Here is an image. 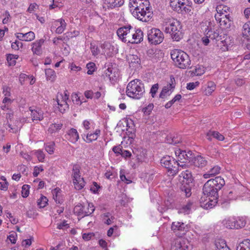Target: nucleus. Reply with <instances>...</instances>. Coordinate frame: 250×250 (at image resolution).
<instances>
[{
  "instance_id": "nucleus-1",
  "label": "nucleus",
  "mask_w": 250,
  "mask_h": 250,
  "mask_svg": "<svg viewBox=\"0 0 250 250\" xmlns=\"http://www.w3.org/2000/svg\"><path fill=\"white\" fill-rule=\"evenodd\" d=\"M225 182L220 176L216 177L215 179L208 180L204 185L203 193L208 197V200L205 197L200 199L201 206L205 209H210L215 206L218 197V192L225 185Z\"/></svg>"
},
{
  "instance_id": "nucleus-2",
  "label": "nucleus",
  "mask_w": 250,
  "mask_h": 250,
  "mask_svg": "<svg viewBox=\"0 0 250 250\" xmlns=\"http://www.w3.org/2000/svg\"><path fill=\"white\" fill-rule=\"evenodd\" d=\"M170 55L175 65L179 68H190L191 61L188 55L185 52L181 50L174 49L171 51Z\"/></svg>"
},
{
  "instance_id": "nucleus-3",
  "label": "nucleus",
  "mask_w": 250,
  "mask_h": 250,
  "mask_svg": "<svg viewBox=\"0 0 250 250\" xmlns=\"http://www.w3.org/2000/svg\"><path fill=\"white\" fill-rule=\"evenodd\" d=\"M144 84L138 79H135L129 82L126 87V95L131 98L139 99L145 93Z\"/></svg>"
},
{
  "instance_id": "nucleus-4",
  "label": "nucleus",
  "mask_w": 250,
  "mask_h": 250,
  "mask_svg": "<svg viewBox=\"0 0 250 250\" xmlns=\"http://www.w3.org/2000/svg\"><path fill=\"white\" fill-rule=\"evenodd\" d=\"M179 176L180 180H181L180 189L184 192L186 197H188L191 194V188L193 186V179L191 173L189 170H186L183 171Z\"/></svg>"
},
{
  "instance_id": "nucleus-5",
  "label": "nucleus",
  "mask_w": 250,
  "mask_h": 250,
  "mask_svg": "<svg viewBox=\"0 0 250 250\" xmlns=\"http://www.w3.org/2000/svg\"><path fill=\"white\" fill-rule=\"evenodd\" d=\"M161 165L166 168L171 175H176L179 170V167L183 168L186 165H181L173 157L169 156L163 157L161 160Z\"/></svg>"
},
{
  "instance_id": "nucleus-6",
  "label": "nucleus",
  "mask_w": 250,
  "mask_h": 250,
  "mask_svg": "<svg viewBox=\"0 0 250 250\" xmlns=\"http://www.w3.org/2000/svg\"><path fill=\"white\" fill-rule=\"evenodd\" d=\"M181 27L180 22L177 20L173 19L167 23L165 31L170 34L173 40L179 41L182 36Z\"/></svg>"
},
{
  "instance_id": "nucleus-7",
  "label": "nucleus",
  "mask_w": 250,
  "mask_h": 250,
  "mask_svg": "<svg viewBox=\"0 0 250 250\" xmlns=\"http://www.w3.org/2000/svg\"><path fill=\"white\" fill-rule=\"evenodd\" d=\"M147 37L149 42L155 45L161 43L164 38L163 33L157 28H152L148 30Z\"/></svg>"
},
{
  "instance_id": "nucleus-8",
  "label": "nucleus",
  "mask_w": 250,
  "mask_h": 250,
  "mask_svg": "<svg viewBox=\"0 0 250 250\" xmlns=\"http://www.w3.org/2000/svg\"><path fill=\"white\" fill-rule=\"evenodd\" d=\"M73 182L75 188L77 190L82 189L85 184L83 178L81 177L80 174V168L78 166H74L73 168Z\"/></svg>"
},
{
  "instance_id": "nucleus-9",
  "label": "nucleus",
  "mask_w": 250,
  "mask_h": 250,
  "mask_svg": "<svg viewBox=\"0 0 250 250\" xmlns=\"http://www.w3.org/2000/svg\"><path fill=\"white\" fill-rule=\"evenodd\" d=\"M69 99V95L67 94V91L64 92L62 94H58L57 96L56 102L58 105L59 111L63 113L66 110L69 108V105L67 103V101Z\"/></svg>"
},
{
  "instance_id": "nucleus-10",
  "label": "nucleus",
  "mask_w": 250,
  "mask_h": 250,
  "mask_svg": "<svg viewBox=\"0 0 250 250\" xmlns=\"http://www.w3.org/2000/svg\"><path fill=\"white\" fill-rule=\"evenodd\" d=\"M132 15L140 21L147 22L152 18L153 13L152 11H143L134 8L132 12Z\"/></svg>"
},
{
  "instance_id": "nucleus-11",
  "label": "nucleus",
  "mask_w": 250,
  "mask_h": 250,
  "mask_svg": "<svg viewBox=\"0 0 250 250\" xmlns=\"http://www.w3.org/2000/svg\"><path fill=\"white\" fill-rule=\"evenodd\" d=\"M175 86V81L174 77L171 75L170 77V82L166 86H164L160 94H159V98L161 99H164L167 97V96H169L173 90Z\"/></svg>"
},
{
  "instance_id": "nucleus-12",
  "label": "nucleus",
  "mask_w": 250,
  "mask_h": 250,
  "mask_svg": "<svg viewBox=\"0 0 250 250\" xmlns=\"http://www.w3.org/2000/svg\"><path fill=\"white\" fill-rule=\"evenodd\" d=\"M215 17L216 20L219 21L220 26L223 29H228L230 27L232 21L229 18V14H225L222 12L221 15H215Z\"/></svg>"
},
{
  "instance_id": "nucleus-13",
  "label": "nucleus",
  "mask_w": 250,
  "mask_h": 250,
  "mask_svg": "<svg viewBox=\"0 0 250 250\" xmlns=\"http://www.w3.org/2000/svg\"><path fill=\"white\" fill-rule=\"evenodd\" d=\"M88 208H90V210L86 211L82 205H78L75 207L74 210L78 216L83 217L91 214L95 210V208L92 203H88Z\"/></svg>"
},
{
  "instance_id": "nucleus-14",
  "label": "nucleus",
  "mask_w": 250,
  "mask_h": 250,
  "mask_svg": "<svg viewBox=\"0 0 250 250\" xmlns=\"http://www.w3.org/2000/svg\"><path fill=\"white\" fill-rule=\"evenodd\" d=\"M190 4L188 0H170V5L173 10L178 13H182V8L184 5Z\"/></svg>"
},
{
  "instance_id": "nucleus-15",
  "label": "nucleus",
  "mask_w": 250,
  "mask_h": 250,
  "mask_svg": "<svg viewBox=\"0 0 250 250\" xmlns=\"http://www.w3.org/2000/svg\"><path fill=\"white\" fill-rule=\"evenodd\" d=\"M31 112V116L32 120L34 121H42L43 119V112L39 107H30L29 108Z\"/></svg>"
},
{
  "instance_id": "nucleus-16",
  "label": "nucleus",
  "mask_w": 250,
  "mask_h": 250,
  "mask_svg": "<svg viewBox=\"0 0 250 250\" xmlns=\"http://www.w3.org/2000/svg\"><path fill=\"white\" fill-rule=\"evenodd\" d=\"M175 154L178 157V161H182L183 163L187 160L190 161L192 159L191 157L192 152L190 151L187 152L186 150H182L179 149L175 151Z\"/></svg>"
},
{
  "instance_id": "nucleus-17",
  "label": "nucleus",
  "mask_w": 250,
  "mask_h": 250,
  "mask_svg": "<svg viewBox=\"0 0 250 250\" xmlns=\"http://www.w3.org/2000/svg\"><path fill=\"white\" fill-rule=\"evenodd\" d=\"M171 229L175 232L179 231V236H182L187 231L186 225L183 223L179 222H173L171 225Z\"/></svg>"
},
{
  "instance_id": "nucleus-18",
  "label": "nucleus",
  "mask_w": 250,
  "mask_h": 250,
  "mask_svg": "<svg viewBox=\"0 0 250 250\" xmlns=\"http://www.w3.org/2000/svg\"><path fill=\"white\" fill-rule=\"evenodd\" d=\"M55 27L58 26L55 30L56 34H60L63 32L66 27V23L62 18L56 20L53 22Z\"/></svg>"
},
{
  "instance_id": "nucleus-19",
  "label": "nucleus",
  "mask_w": 250,
  "mask_h": 250,
  "mask_svg": "<svg viewBox=\"0 0 250 250\" xmlns=\"http://www.w3.org/2000/svg\"><path fill=\"white\" fill-rule=\"evenodd\" d=\"M44 42V40L41 39L37 40L32 44V51L34 54L41 55L42 54V46Z\"/></svg>"
},
{
  "instance_id": "nucleus-20",
  "label": "nucleus",
  "mask_w": 250,
  "mask_h": 250,
  "mask_svg": "<svg viewBox=\"0 0 250 250\" xmlns=\"http://www.w3.org/2000/svg\"><path fill=\"white\" fill-rule=\"evenodd\" d=\"M124 3V0H104V7L108 8H114L120 7Z\"/></svg>"
},
{
  "instance_id": "nucleus-21",
  "label": "nucleus",
  "mask_w": 250,
  "mask_h": 250,
  "mask_svg": "<svg viewBox=\"0 0 250 250\" xmlns=\"http://www.w3.org/2000/svg\"><path fill=\"white\" fill-rule=\"evenodd\" d=\"M193 165L198 167H203L206 166L207 161L206 159L201 155H197L191 160Z\"/></svg>"
},
{
  "instance_id": "nucleus-22",
  "label": "nucleus",
  "mask_w": 250,
  "mask_h": 250,
  "mask_svg": "<svg viewBox=\"0 0 250 250\" xmlns=\"http://www.w3.org/2000/svg\"><path fill=\"white\" fill-rule=\"evenodd\" d=\"M66 139L72 143H75L78 141L79 136L77 130L73 128L69 129L66 134Z\"/></svg>"
},
{
  "instance_id": "nucleus-23",
  "label": "nucleus",
  "mask_w": 250,
  "mask_h": 250,
  "mask_svg": "<svg viewBox=\"0 0 250 250\" xmlns=\"http://www.w3.org/2000/svg\"><path fill=\"white\" fill-rule=\"evenodd\" d=\"M130 29H132V26L130 25H127L120 27L117 30V34L122 41L123 38L127 36V34L129 33Z\"/></svg>"
},
{
  "instance_id": "nucleus-24",
  "label": "nucleus",
  "mask_w": 250,
  "mask_h": 250,
  "mask_svg": "<svg viewBox=\"0 0 250 250\" xmlns=\"http://www.w3.org/2000/svg\"><path fill=\"white\" fill-rule=\"evenodd\" d=\"M132 43H138L141 42L143 39V32L140 29L135 30L133 32Z\"/></svg>"
},
{
  "instance_id": "nucleus-25",
  "label": "nucleus",
  "mask_w": 250,
  "mask_h": 250,
  "mask_svg": "<svg viewBox=\"0 0 250 250\" xmlns=\"http://www.w3.org/2000/svg\"><path fill=\"white\" fill-rule=\"evenodd\" d=\"M220 167L218 166L213 167L210 168L207 172L203 175V177L205 179L209 178L211 177L214 176L216 174H218L220 171Z\"/></svg>"
},
{
  "instance_id": "nucleus-26",
  "label": "nucleus",
  "mask_w": 250,
  "mask_h": 250,
  "mask_svg": "<svg viewBox=\"0 0 250 250\" xmlns=\"http://www.w3.org/2000/svg\"><path fill=\"white\" fill-rule=\"evenodd\" d=\"M215 246L216 248L215 250H230L227 246L226 241L224 239L216 240Z\"/></svg>"
},
{
  "instance_id": "nucleus-27",
  "label": "nucleus",
  "mask_w": 250,
  "mask_h": 250,
  "mask_svg": "<svg viewBox=\"0 0 250 250\" xmlns=\"http://www.w3.org/2000/svg\"><path fill=\"white\" fill-rule=\"evenodd\" d=\"M142 3H139V5L135 7V9L143 11H152L150 7V3L148 0H144Z\"/></svg>"
},
{
  "instance_id": "nucleus-28",
  "label": "nucleus",
  "mask_w": 250,
  "mask_h": 250,
  "mask_svg": "<svg viewBox=\"0 0 250 250\" xmlns=\"http://www.w3.org/2000/svg\"><path fill=\"white\" fill-rule=\"evenodd\" d=\"M216 88V84L213 82L208 83L207 87L204 90V93L206 95H210Z\"/></svg>"
},
{
  "instance_id": "nucleus-29",
  "label": "nucleus",
  "mask_w": 250,
  "mask_h": 250,
  "mask_svg": "<svg viewBox=\"0 0 250 250\" xmlns=\"http://www.w3.org/2000/svg\"><path fill=\"white\" fill-rule=\"evenodd\" d=\"M182 141L181 137L177 135L173 136L170 135L167 137V142L168 143L173 145H176Z\"/></svg>"
},
{
  "instance_id": "nucleus-30",
  "label": "nucleus",
  "mask_w": 250,
  "mask_h": 250,
  "mask_svg": "<svg viewBox=\"0 0 250 250\" xmlns=\"http://www.w3.org/2000/svg\"><path fill=\"white\" fill-rule=\"evenodd\" d=\"M236 250H250V240L245 239L241 242Z\"/></svg>"
},
{
  "instance_id": "nucleus-31",
  "label": "nucleus",
  "mask_w": 250,
  "mask_h": 250,
  "mask_svg": "<svg viewBox=\"0 0 250 250\" xmlns=\"http://www.w3.org/2000/svg\"><path fill=\"white\" fill-rule=\"evenodd\" d=\"M208 37H209V39L212 40H216V41H219L221 39V36H219V33L217 31L208 30L207 33Z\"/></svg>"
},
{
  "instance_id": "nucleus-32",
  "label": "nucleus",
  "mask_w": 250,
  "mask_h": 250,
  "mask_svg": "<svg viewBox=\"0 0 250 250\" xmlns=\"http://www.w3.org/2000/svg\"><path fill=\"white\" fill-rule=\"evenodd\" d=\"M133 153L135 155H136V157L138 160L139 162H143L145 160L146 158V151H141L139 150H136L135 151H133Z\"/></svg>"
},
{
  "instance_id": "nucleus-33",
  "label": "nucleus",
  "mask_w": 250,
  "mask_h": 250,
  "mask_svg": "<svg viewBox=\"0 0 250 250\" xmlns=\"http://www.w3.org/2000/svg\"><path fill=\"white\" fill-rule=\"evenodd\" d=\"M243 34L250 40V21L245 23L243 26Z\"/></svg>"
},
{
  "instance_id": "nucleus-34",
  "label": "nucleus",
  "mask_w": 250,
  "mask_h": 250,
  "mask_svg": "<svg viewBox=\"0 0 250 250\" xmlns=\"http://www.w3.org/2000/svg\"><path fill=\"white\" fill-rule=\"evenodd\" d=\"M62 123L52 124L50 125V127L48 129V131L50 133H53L60 130L62 128Z\"/></svg>"
},
{
  "instance_id": "nucleus-35",
  "label": "nucleus",
  "mask_w": 250,
  "mask_h": 250,
  "mask_svg": "<svg viewBox=\"0 0 250 250\" xmlns=\"http://www.w3.org/2000/svg\"><path fill=\"white\" fill-rule=\"evenodd\" d=\"M45 75L47 80L53 82L56 78L55 72L52 69H45Z\"/></svg>"
},
{
  "instance_id": "nucleus-36",
  "label": "nucleus",
  "mask_w": 250,
  "mask_h": 250,
  "mask_svg": "<svg viewBox=\"0 0 250 250\" xmlns=\"http://www.w3.org/2000/svg\"><path fill=\"white\" fill-rule=\"evenodd\" d=\"M208 135H212L213 138L220 141H222L225 139L224 136L218 131H209L208 132Z\"/></svg>"
},
{
  "instance_id": "nucleus-37",
  "label": "nucleus",
  "mask_w": 250,
  "mask_h": 250,
  "mask_svg": "<svg viewBox=\"0 0 250 250\" xmlns=\"http://www.w3.org/2000/svg\"><path fill=\"white\" fill-rule=\"evenodd\" d=\"M55 143L53 142H49L44 144L45 150L50 154H52L54 152Z\"/></svg>"
},
{
  "instance_id": "nucleus-38",
  "label": "nucleus",
  "mask_w": 250,
  "mask_h": 250,
  "mask_svg": "<svg viewBox=\"0 0 250 250\" xmlns=\"http://www.w3.org/2000/svg\"><path fill=\"white\" fill-rule=\"evenodd\" d=\"M133 32H134V29L132 27V29H130L129 33L127 34V36L123 38V42L126 43H132L133 41Z\"/></svg>"
},
{
  "instance_id": "nucleus-39",
  "label": "nucleus",
  "mask_w": 250,
  "mask_h": 250,
  "mask_svg": "<svg viewBox=\"0 0 250 250\" xmlns=\"http://www.w3.org/2000/svg\"><path fill=\"white\" fill-rule=\"evenodd\" d=\"M48 201V200L45 196L42 195L40 198L38 200L37 204L40 208H43L46 206Z\"/></svg>"
},
{
  "instance_id": "nucleus-40",
  "label": "nucleus",
  "mask_w": 250,
  "mask_h": 250,
  "mask_svg": "<svg viewBox=\"0 0 250 250\" xmlns=\"http://www.w3.org/2000/svg\"><path fill=\"white\" fill-rule=\"evenodd\" d=\"M171 250H183L180 239H176L174 241L171 246Z\"/></svg>"
},
{
  "instance_id": "nucleus-41",
  "label": "nucleus",
  "mask_w": 250,
  "mask_h": 250,
  "mask_svg": "<svg viewBox=\"0 0 250 250\" xmlns=\"http://www.w3.org/2000/svg\"><path fill=\"white\" fill-rule=\"evenodd\" d=\"M18 58L17 55L9 54L7 57V61L9 65H14L16 63V59Z\"/></svg>"
},
{
  "instance_id": "nucleus-42",
  "label": "nucleus",
  "mask_w": 250,
  "mask_h": 250,
  "mask_svg": "<svg viewBox=\"0 0 250 250\" xmlns=\"http://www.w3.org/2000/svg\"><path fill=\"white\" fill-rule=\"evenodd\" d=\"M24 41L31 42L35 39V36L33 32L30 31L24 34Z\"/></svg>"
},
{
  "instance_id": "nucleus-43",
  "label": "nucleus",
  "mask_w": 250,
  "mask_h": 250,
  "mask_svg": "<svg viewBox=\"0 0 250 250\" xmlns=\"http://www.w3.org/2000/svg\"><path fill=\"white\" fill-rule=\"evenodd\" d=\"M224 225L227 228L233 229L234 228H237V227H236L234 222H231L229 220H226L223 221Z\"/></svg>"
},
{
  "instance_id": "nucleus-44",
  "label": "nucleus",
  "mask_w": 250,
  "mask_h": 250,
  "mask_svg": "<svg viewBox=\"0 0 250 250\" xmlns=\"http://www.w3.org/2000/svg\"><path fill=\"white\" fill-rule=\"evenodd\" d=\"M60 190V189L55 188L53 192V199L58 204H62L63 202L62 199H60V197L58 195V193Z\"/></svg>"
},
{
  "instance_id": "nucleus-45",
  "label": "nucleus",
  "mask_w": 250,
  "mask_h": 250,
  "mask_svg": "<svg viewBox=\"0 0 250 250\" xmlns=\"http://www.w3.org/2000/svg\"><path fill=\"white\" fill-rule=\"evenodd\" d=\"M79 31L77 30H74L73 32H67L64 35H66L67 40H69L70 38L76 37L79 35Z\"/></svg>"
},
{
  "instance_id": "nucleus-46",
  "label": "nucleus",
  "mask_w": 250,
  "mask_h": 250,
  "mask_svg": "<svg viewBox=\"0 0 250 250\" xmlns=\"http://www.w3.org/2000/svg\"><path fill=\"white\" fill-rule=\"evenodd\" d=\"M154 107L153 104H149L147 106L143 108L142 111L145 114L148 115L150 114Z\"/></svg>"
},
{
  "instance_id": "nucleus-47",
  "label": "nucleus",
  "mask_w": 250,
  "mask_h": 250,
  "mask_svg": "<svg viewBox=\"0 0 250 250\" xmlns=\"http://www.w3.org/2000/svg\"><path fill=\"white\" fill-rule=\"evenodd\" d=\"M29 193V186L27 185H23L21 190L22 196L24 198H26L28 196Z\"/></svg>"
},
{
  "instance_id": "nucleus-48",
  "label": "nucleus",
  "mask_w": 250,
  "mask_h": 250,
  "mask_svg": "<svg viewBox=\"0 0 250 250\" xmlns=\"http://www.w3.org/2000/svg\"><path fill=\"white\" fill-rule=\"evenodd\" d=\"M90 49L92 53V55L95 56L98 55L100 53V49H99L97 45H95V44H93L92 43L90 44Z\"/></svg>"
},
{
  "instance_id": "nucleus-49",
  "label": "nucleus",
  "mask_w": 250,
  "mask_h": 250,
  "mask_svg": "<svg viewBox=\"0 0 250 250\" xmlns=\"http://www.w3.org/2000/svg\"><path fill=\"white\" fill-rule=\"evenodd\" d=\"M158 83L154 84L152 86L150 89V93L151 94V95L152 98H154L155 97L156 94L158 91Z\"/></svg>"
},
{
  "instance_id": "nucleus-50",
  "label": "nucleus",
  "mask_w": 250,
  "mask_h": 250,
  "mask_svg": "<svg viewBox=\"0 0 250 250\" xmlns=\"http://www.w3.org/2000/svg\"><path fill=\"white\" fill-rule=\"evenodd\" d=\"M69 227V224L66 223L65 220H63L62 223L57 224V229H59L65 230Z\"/></svg>"
},
{
  "instance_id": "nucleus-51",
  "label": "nucleus",
  "mask_w": 250,
  "mask_h": 250,
  "mask_svg": "<svg viewBox=\"0 0 250 250\" xmlns=\"http://www.w3.org/2000/svg\"><path fill=\"white\" fill-rule=\"evenodd\" d=\"M95 65L93 62H89L87 64L86 67L88 70L87 72V73L88 75H91L93 72L94 71V67Z\"/></svg>"
},
{
  "instance_id": "nucleus-52",
  "label": "nucleus",
  "mask_w": 250,
  "mask_h": 250,
  "mask_svg": "<svg viewBox=\"0 0 250 250\" xmlns=\"http://www.w3.org/2000/svg\"><path fill=\"white\" fill-rule=\"evenodd\" d=\"M36 154L39 161L41 162H43L45 157V155L43 151L41 150H38L36 152Z\"/></svg>"
},
{
  "instance_id": "nucleus-53",
  "label": "nucleus",
  "mask_w": 250,
  "mask_h": 250,
  "mask_svg": "<svg viewBox=\"0 0 250 250\" xmlns=\"http://www.w3.org/2000/svg\"><path fill=\"white\" fill-rule=\"evenodd\" d=\"M87 142L90 143L93 141L96 140L97 139V137L94 133H88L86 136Z\"/></svg>"
},
{
  "instance_id": "nucleus-54",
  "label": "nucleus",
  "mask_w": 250,
  "mask_h": 250,
  "mask_svg": "<svg viewBox=\"0 0 250 250\" xmlns=\"http://www.w3.org/2000/svg\"><path fill=\"white\" fill-rule=\"evenodd\" d=\"M105 75L106 76L108 77L111 82L115 81L114 76L112 75V69L111 68H108L106 69Z\"/></svg>"
},
{
  "instance_id": "nucleus-55",
  "label": "nucleus",
  "mask_w": 250,
  "mask_h": 250,
  "mask_svg": "<svg viewBox=\"0 0 250 250\" xmlns=\"http://www.w3.org/2000/svg\"><path fill=\"white\" fill-rule=\"evenodd\" d=\"M199 84L198 82L195 83H189L187 84V88L188 90H192L197 86Z\"/></svg>"
},
{
  "instance_id": "nucleus-56",
  "label": "nucleus",
  "mask_w": 250,
  "mask_h": 250,
  "mask_svg": "<svg viewBox=\"0 0 250 250\" xmlns=\"http://www.w3.org/2000/svg\"><path fill=\"white\" fill-rule=\"evenodd\" d=\"M43 169L42 167H35L34 168V172L33 173L34 177H37L40 171H42Z\"/></svg>"
},
{
  "instance_id": "nucleus-57",
  "label": "nucleus",
  "mask_w": 250,
  "mask_h": 250,
  "mask_svg": "<svg viewBox=\"0 0 250 250\" xmlns=\"http://www.w3.org/2000/svg\"><path fill=\"white\" fill-rule=\"evenodd\" d=\"M16 237L17 234L15 232H13L12 234L9 235L8 238L12 243L15 244L16 242Z\"/></svg>"
},
{
  "instance_id": "nucleus-58",
  "label": "nucleus",
  "mask_w": 250,
  "mask_h": 250,
  "mask_svg": "<svg viewBox=\"0 0 250 250\" xmlns=\"http://www.w3.org/2000/svg\"><path fill=\"white\" fill-rule=\"evenodd\" d=\"M112 150L115 154L117 155H121L122 152L123 151L122 149V146H114L112 148Z\"/></svg>"
},
{
  "instance_id": "nucleus-59",
  "label": "nucleus",
  "mask_w": 250,
  "mask_h": 250,
  "mask_svg": "<svg viewBox=\"0 0 250 250\" xmlns=\"http://www.w3.org/2000/svg\"><path fill=\"white\" fill-rule=\"evenodd\" d=\"M94 236L93 233H83V238L85 241H88L91 239L92 237Z\"/></svg>"
},
{
  "instance_id": "nucleus-60",
  "label": "nucleus",
  "mask_w": 250,
  "mask_h": 250,
  "mask_svg": "<svg viewBox=\"0 0 250 250\" xmlns=\"http://www.w3.org/2000/svg\"><path fill=\"white\" fill-rule=\"evenodd\" d=\"M217 10H219L220 11L219 15H221V13L223 12V11L225 12V13H227V11L229 10V8L226 6H219L218 7ZM219 13V12H218Z\"/></svg>"
},
{
  "instance_id": "nucleus-61",
  "label": "nucleus",
  "mask_w": 250,
  "mask_h": 250,
  "mask_svg": "<svg viewBox=\"0 0 250 250\" xmlns=\"http://www.w3.org/2000/svg\"><path fill=\"white\" fill-rule=\"evenodd\" d=\"M21 45V42L16 41L15 42L12 43L11 47L15 50H18L19 49V46Z\"/></svg>"
},
{
  "instance_id": "nucleus-62",
  "label": "nucleus",
  "mask_w": 250,
  "mask_h": 250,
  "mask_svg": "<svg viewBox=\"0 0 250 250\" xmlns=\"http://www.w3.org/2000/svg\"><path fill=\"white\" fill-rule=\"evenodd\" d=\"M181 10H182L181 13H182L183 12H185V13H186L189 14L191 11V7L189 5V4H188V5H184Z\"/></svg>"
},
{
  "instance_id": "nucleus-63",
  "label": "nucleus",
  "mask_w": 250,
  "mask_h": 250,
  "mask_svg": "<svg viewBox=\"0 0 250 250\" xmlns=\"http://www.w3.org/2000/svg\"><path fill=\"white\" fill-rule=\"evenodd\" d=\"M3 93L5 97H9L11 95L10 88L8 87L3 88Z\"/></svg>"
},
{
  "instance_id": "nucleus-64",
  "label": "nucleus",
  "mask_w": 250,
  "mask_h": 250,
  "mask_svg": "<svg viewBox=\"0 0 250 250\" xmlns=\"http://www.w3.org/2000/svg\"><path fill=\"white\" fill-rule=\"evenodd\" d=\"M100 188V186L97 184L96 182H93V186L91 188V190H92L94 193H96L98 190V188Z\"/></svg>"
}]
</instances>
